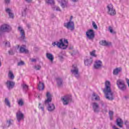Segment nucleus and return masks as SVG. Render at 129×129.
<instances>
[{
  "label": "nucleus",
  "mask_w": 129,
  "mask_h": 129,
  "mask_svg": "<svg viewBox=\"0 0 129 129\" xmlns=\"http://www.w3.org/2000/svg\"><path fill=\"white\" fill-rule=\"evenodd\" d=\"M86 35L87 36V38H88L89 40H93L95 36V34H94V31H93L92 29L88 30L86 33Z\"/></svg>",
  "instance_id": "0eeeda50"
},
{
  "label": "nucleus",
  "mask_w": 129,
  "mask_h": 129,
  "mask_svg": "<svg viewBox=\"0 0 129 129\" xmlns=\"http://www.w3.org/2000/svg\"><path fill=\"white\" fill-rule=\"evenodd\" d=\"M61 100L64 105H67L69 102L72 101V97L70 96H65L61 98Z\"/></svg>",
  "instance_id": "6e6552de"
},
{
  "label": "nucleus",
  "mask_w": 129,
  "mask_h": 129,
  "mask_svg": "<svg viewBox=\"0 0 129 129\" xmlns=\"http://www.w3.org/2000/svg\"><path fill=\"white\" fill-rule=\"evenodd\" d=\"M52 46H57L58 48H59L60 49H67V47H68V40H67V39H64L63 42L62 39H60L59 42L56 41L52 43Z\"/></svg>",
  "instance_id": "7ed1b4c3"
},
{
  "label": "nucleus",
  "mask_w": 129,
  "mask_h": 129,
  "mask_svg": "<svg viewBox=\"0 0 129 129\" xmlns=\"http://www.w3.org/2000/svg\"><path fill=\"white\" fill-rule=\"evenodd\" d=\"M5 103L8 106L11 107V104L10 103V101L7 98L5 99Z\"/></svg>",
  "instance_id": "c85d7f7f"
},
{
  "label": "nucleus",
  "mask_w": 129,
  "mask_h": 129,
  "mask_svg": "<svg viewBox=\"0 0 129 129\" xmlns=\"http://www.w3.org/2000/svg\"><path fill=\"white\" fill-rule=\"evenodd\" d=\"M107 8L108 10V14L110 15V16H115L116 14V12L115 10L113 9V6L111 4H109L107 6Z\"/></svg>",
  "instance_id": "39448f33"
},
{
  "label": "nucleus",
  "mask_w": 129,
  "mask_h": 129,
  "mask_svg": "<svg viewBox=\"0 0 129 129\" xmlns=\"http://www.w3.org/2000/svg\"><path fill=\"white\" fill-rule=\"evenodd\" d=\"M92 64V58L91 57H87L85 60V65L86 66H89V65H91Z\"/></svg>",
  "instance_id": "dca6fc26"
},
{
  "label": "nucleus",
  "mask_w": 129,
  "mask_h": 129,
  "mask_svg": "<svg viewBox=\"0 0 129 129\" xmlns=\"http://www.w3.org/2000/svg\"><path fill=\"white\" fill-rule=\"evenodd\" d=\"M127 129H129V127H128Z\"/></svg>",
  "instance_id": "8fccbe9b"
},
{
  "label": "nucleus",
  "mask_w": 129,
  "mask_h": 129,
  "mask_svg": "<svg viewBox=\"0 0 129 129\" xmlns=\"http://www.w3.org/2000/svg\"><path fill=\"white\" fill-rule=\"evenodd\" d=\"M53 10L54 11H61L60 10V8H59L58 7H57V6H56V7H54V8H53Z\"/></svg>",
  "instance_id": "4c0bfd02"
},
{
  "label": "nucleus",
  "mask_w": 129,
  "mask_h": 129,
  "mask_svg": "<svg viewBox=\"0 0 129 129\" xmlns=\"http://www.w3.org/2000/svg\"><path fill=\"white\" fill-rule=\"evenodd\" d=\"M45 88V85L44 83L39 81V84H38V89L40 91L43 90Z\"/></svg>",
  "instance_id": "a211bd4d"
},
{
  "label": "nucleus",
  "mask_w": 129,
  "mask_h": 129,
  "mask_svg": "<svg viewBox=\"0 0 129 129\" xmlns=\"http://www.w3.org/2000/svg\"><path fill=\"white\" fill-rule=\"evenodd\" d=\"M109 115L110 116V119L111 120H112V115H113V111H109Z\"/></svg>",
  "instance_id": "c756f323"
},
{
  "label": "nucleus",
  "mask_w": 129,
  "mask_h": 129,
  "mask_svg": "<svg viewBox=\"0 0 129 129\" xmlns=\"http://www.w3.org/2000/svg\"><path fill=\"white\" fill-rule=\"evenodd\" d=\"M71 72L75 77L77 78H79V72L78 70V68H77V65L74 64L73 65V69L71 70Z\"/></svg>",
  "instance_id": "423d86ee"
},
{
  "label": "nucleus",
  "mask_w": 129,
  "mask_h": 129,
  "mask_svg": "<svg viewBox=\"0 0 129 129\" xmlns=\"http://www.w3.org/2000/svg\"><path fill=\"white\" fill-rule=\"evenodd\" d=\"M46 97L47 99L45 101V104L48 105L47 109L48 111H53L55 109V105L53 103L50 104V102L52 101V96H51L50 92H47L46 93Z\"/></svg>",
  "instance_id": "f03ea898"
},
{
  "label": "nucleus",
  "mask_w": 129,
  "mask_h": 129,
  "mask_svg": "<svg viewBox=\"0 0 129 129\" xmlns=\"http://www.w3.org/2000/svg\"><path fill=\"white\" fill-rule=\"evenodd\" d=\"M26 2H27V3H31L32 2V0H25Z\"/></svg>",
  "instance_id": "a18cd8bd"
},
{
  "label": "nucleus",
  "mask_w": 129,
  "mask_h": 129,
  "mask_svg": "<svg viewBox=\"0 0 129 129\" xmlns=\"http://www.w3.org/2000/svg\"><path fill=\"white\" fill-rule=\"evenodd\" d=\"M46 3L47 4H50V5L54 4V1L53 0H46Z\"/></svg>",
  "instance_id": "473e14b6"
},
{
  "label": "nucleus",
  "mask_w": 129,
  "mask_h": 129,
  "mask_svg": "<svg viewBox=\"0 0 129 129\" xmlns=\"http://www.w3.org/2000/svg\"><path fill=\"white\" fill-rule=\"evenodd\" d=\"M18 103L20 106H23L24 105V101L23 99H20L18 101Z\"/></svg>",
  "instance_id": "bb28decb"
},
{
  "label": "nucleus",
  "mask_w": 129,
  "mask_h": 129,
  "mask_svg": "<svg viewBox=\"0 0 129 129\" xmlns=\"http://www.w3.org/2000/svg\"><path fill=\"white\" fill-rule=\"evenodd\" d=\"M110 82L106 81L105 83V88L103 90V92L105 93L106 98L109 100H113V93L111 91Z\"/></svg>",
  "instance_id": "f257e3e1"
},
{
  "label": "nucleus",
  "mask_w": 129,
  "mask_h": 129,
  "mask_svg": "<svg viewBox=\"0 0 129 129\" xmlns=\"http://www.w3.org/2000/svg\"><path fill=\"white\" fill-rule=\"evenodd\" d=\"M12 30V27L7 24H3L0 28V32H10Z\"/></svg>",
  "instance_id": "1a4fd4ad"
},
{
  "label": "nucleus",
  "mask_w": 129,
  "mask_h": 129,
  "mask_svg": "<svg viewBox=\"0 0 129 129\" xmlns=\"http://www.w3.org/2000/svg\"><path fill=\"white\" fill-rule=\"evenodd\" d=\"M7 124H8V126H10V124H12V122H11V120L7 121Z\"/></svg>",
  "instance_id": "ea45409f"
},
{
  "label": "nucleus",
  "mask_w": 129,
  "mask_h": 129,
  "mask_svg": "<svg viewBox=\"0 0 129 129\" xmlns=\"http://www.w3.org/2000/svg\"><path fill=\"white\" fill-rule=\"evenodd\" d=\"M90 55L93 57H96V55L95 54V50H93L91 52H90Z\"/></svg>",
  "instance_id": "72a5a7b5"
},
{
  "label": "nucleus",
  "mask_w": 129,
  "mask_h": 129,
  "mask_svg": "<svg viewBox=\"0 0 129 129\" xmlns=\"http://www.w3.org/2000/svg\"><path fill=\"white\" fill-rule=\"evenodd\" d=\"M46 58L50 61V62H53L54 60V56H53V54L52 53H46Z\"/></svg>",
  "instance_id": "aec40b11"
},
{
  "label": "nucleus",
  "mask_w": 129,
  "mask_h": 129,
  "mask_svg": "<svg viewBox=\"0 0 129 129\" xmlns=\"http://www.w3.org/2000/svg\"><path fill=\"white\" fill-rule=\"evenodd\" d=\"M60 4V6L62 9H64L65 8H67V4H68V2L65 0H62L60 2H59Z\"/></svg>",
  "instance_id": "4be33fe9"
},
{
  "label": "nucleus",
  "mask_w": 129,
  "mask_h": 129,
  "mask_svg": "<svg viewBox=\"0 0 129 129\" xmlns=\"http://www.w3.org/2000/svg\"><path fill=\"white\" fill-rule=\"evenodd\" d=\"M16 117L18 121H21L22 119H24V114L22 112L19 111L16 113Z\"/></svg>",
  "instance_id": "f8f14e48"
},
{
  "label": "nucleus",
  "mask_w": 129,
  "mask_h": 129,
  "mask_svg": "<svg viewBox=\"0 0 129 129\" xmlns=\"http://www.w3.org/2000/svg\"><path fill=\"white\" fill-rule=\"evenodd\" d=\"M72 1H73V2H77V1H78V0H72Z\"/></svg>",
  "instance_id": "de8ad7c7"
},
{
  "label": "nucleus",
  "mask_w": 129,
  "mask_h": 129,
  "mask_svg": "<svg viewBox=\"0 0 129 129\" xmlns=\"http://www.w3.org/2000/svg\"><path fill=\"white\" fill-rule=\"evenodd\" d=\"M93 97V99H95V100H99V96H98L97 95H96L95 93H93L92 95Z\"/></svg>",
  "instance_id": "cd10ccee"
},
{
  "label": "nucleus",
  "mask_w": 129,
  "mask_h": 129,
  "mask_svg": "<svg viewBox=\"0 0 129 129\" xmlns=\"http://www.w3.org/2000/svg\"><path fill=\"white\" fill-rule=\"evenodd\" d=\"M109 31L111 34H115V32L113 31V29H112V27L111 26L109 27Z\"/></svg>",
  "instance_id": "7c9ffc66"
},
{
  "label": "nucleus",
  "mask_w": 129,
  "mask_h": 129,
  "mask_svg": "<svg viewBox=\"0 0 129 129\" xmlns=\"http://www.w3.org/2000/svg\"><path fill=\"white\" fill-rule=\"evenodd\" d=\"M57 84L58 86H61L63 83V81H62V79L60 78H57L56 79Z\"/></svg>",
  "instance_id": "a878e982"
},
{
  "label": "nucleus",
  "mask_w": 129,
  "mask_h": 129,
  "mask_svg": "<svg viewBox=\"0 0 129 129\" xmlns=\"http://www.w3.org/2000/svg\"><path fill=\"white\" fill-rule=\"evenodd\" d=\"M7 87L9 89L14 88L15 86V82L12 81L8 80L6 82Z\"/></svg>",
  "instance_id": "9b49d317"
},
{
  "label": "nucleus",
  "mask_w": 129,
  "mask_h": 129,
  "mask_svg": "<svg viewBox=\"0 0 129 129\" xmlns=\"http://www.w3.org/2000/svg\"><path fill=\"white\" fill-rule=\"evenodd\" d=\"M101 61L100 60H96L95 61V64L94 65V67L95 69H99V68H100L101 67Z\"/></svg>",
  "instance_id": "2eb2a0df"
},
{
  "label": "nucleus",
  "mask_w": 129,
  "mask_h": 129,
  "mask_svg": "<svg viewBox=\"0 0 129 129\" xmlns=\"http://www.w3.org/2000/svg\"><path fill=\"white\" fill-rule=\"evenodd\" d=\"M40 108L42 110V111H44V107L42 106H39Z\"/></svg>",
  "instance_id": "37998d69"
},
{
  "label": "nucleus",
  "mask_w": 129,
  "mask_h": 129,
  "mask_svg": "<svg viewBox=\"0 0 129 129\" xmlns=\"http://www.w3.org/2000/svg\"><path fill=\"white\" fill-rule=\"evenodd\" d=\"M22 86L24 89H25V90H27V89H28V85L23 84V85H22Z\"/></svg>",
  "instance_id": "e433bc0d"
},
{
  "label": "nucleus",
  "mask_w": 129,
  "mask_h": 129,
  "mask_svg": "<svg viewBox=\"0 0 129 129\" xmlns=\"http://www.w3.org/2000/svg\"><path fill=\"white\" fill-rule=\"evenodd\" d=\"M19 51L20 53H25L26 54L29 53V50L26 49V45L21 46Z\"/></svg>",
  "instance_id": "f3484780"
},
{
  "label": "nucleus",
  "mask_w": 129,
  "mask_h": 129,
  "mask_svg": "<svg viewBox=\"0 0 129 129\" xmlns=\"http://www.w3.org/2000/svg\"><path fill=\"white\" fill-rule=\"evenodd\" d=\"M116 85L118 88L122 90V91H124L126 89V86L124 84V81L122 80H118L116 82Z\"/></svg>",
  "instance_id": "20e7f679"
},
{
  "label": "nucleus",
  "mask_w": 129,
  "mask_h": 129,
  "mask_svg": "<svg viewBox=\"0 0 129 129\" xmlns=\"http://www.w3.org/2000/svg\"><path fill=\"white\" fill-rule=\"evenodd\" d=\"M64 27L68 29V30L73 31V30L75 29L74 22L73 21H69L67 23H64Z\"/></svg>",
  "instance_id": "9d476101"
},
{
  "label": "nucleus",
  "mask_w": 129,
  "mask_h": 129,
  "mask_svg": "<svg viewBox=\"0 0 129 129\" xmlns=\"http://www.w3.org/2000/svg\"><path fill=\"white\" fill-rule=\"evenodd\" d=\"M92 106L94 112H98L99 111V105H98V103L94 102L92 103Z\"/></svg>",
  "instance_id": "4468645a"
},
{
  "label": "nucleus",
  "mask_w": 129,
  "mask_h": 129,
  "mask_svg": "<svg viewBox=\"0 0 129 129\" xmlns=\"http://www.w3.org/2000/svg\"><path fill=\"white\" fill-rule=\"evenodd\" d=\"M125 124H126V122H125Z\"/></svg>",
  "instance_id": "09e8293b"
},
{
  "label": "nucleus",
  "mask_w": 129,
  "mask_h": 129,
  "mask_svg": "<svg viewBox=\"0 0 129 129\" xmlns=\"http://www.w3.org/2000/svg\"><path fill=\"white\" fill-rule=\"evenodd\" d=\"M119 72H121V68H116L113 70V74L114 75H117L119 73Z\"/></svg>",
  "instance_id": "b1692460"
},
{
  "label": "nucleus",
  "mask_w": 129,
  "mask_h": 129,
  "mask_svg": "<svg viewBox=\"0 0 129 129\" xmlns=\"http://www.w3.org/2000/svg\"><path fill=\"white\" fill-rule=\"evenodd\" d=\"M18 31L20 32L21 34V38L23 40L25 39L26 37V34H25V30L21 27H18Z\"/></svg>",
  "instance_id": "ddd939ff"
},
{
  "label": "nucleus",
  "mask_w": 129,
  "mask_h": 129,
  "mask_svg": "<svg viewBox=\"0 0 129 129\" xmlns=\"http://www.w3.org/2000/svg\"><path fill=\"white\" fill-rule=\"evenodd\" d=\"M9 54L10 55H13V54H14V53H13V50L9 51Z\"/></svg>",
  "instance_id": "a19ab883"
},
{
  "label": "nucleus",
  "mask_w": 129,
  "mask_h": 129,
  "mask_svg": "<svg viewBox=\"0 0 129 129\" xmlns=\"http://www.w3.org/2000/svg\"><path fill=\"white\" fill-rule=\"evenodd\" d=\"M5 3L6 4H10V0H5Z\"/></svg>",
  "instance_id": "79ce46f5"
},
{
  "label": "nucleus",
  "mask_w": 129,
  "mask_h": 129,
  "mask_svg": "<svg viewBox=\"0 0 129 129\" xmlns=\"http://www.w3.org/2000/svg\"><path fill=\"white\" fill-rule=\"evenodd\" d=\"M6 12L9 14L10 18L11 19H14V14L12 13V10H11V9L9 8H6Z\"/></svg>",
  "instance_id": "5701e85b"
},
{
  "label": "nucleus",
  "mask_w": 129,
  "mask_h": 129,
  "mask_svg": "<svg viewBox=\"0 0 129 129\" xmlns=\"http://www.w3.org/2000/svg\"><path fill=\"white\" fill-rule=\"evenodd\" d=\"M34 69H35V70H40V69H41V66L39 65L35 66H34Z\"/></svg>",
  "instance_id": "c9c22d12"
},
{
  "label": "nucleus",
  "mask_w": 129,
  "mask_h": 129,
  "mask_svg": "<svg viewBox=\"0 0 129 129\" xmlns=\"http://www.w3.org/2000/svg\"><path fill=\"white\" fill-rule=\"evenodd\" d=\"M100 45H102V46H105L106 47H108V46H110L111 45V42H108L106 41V40H102L100 42Z\"/></svg>",
  "instance_id": "6ab92c4d"
},
{
  "label": "nucleus",
  "mask_w": 129,
  "mask_h": 129,
  "mask_svg": "<svg viewBox=\"0 0 129 129\" xmlns=\"http://www.w3.org/2000/svg\"><path fill=\"white\" fill-rule=\"evenodd\" d=\"M5 46L6 47H10L11 44H10V42L7 41L5 42Z\"/></svg>",
  "instance_id": "58836bf2"
},
{
  "label": "nucleus",
  "mask_w": 129,
  "mask_h": 129,
  "mask_svg": "<svg viewBox=\"0 0 129 129\" xmlns=\"http://www.w3.org/2000/svg\"><path fill=\"white\" fill-rule=\"evenodd\" d=\"M31 61L32 62H36V59H32Z\"/></svg>",
  "instance_id": "49530a36"
},
{
  "label": "nucleus",
  "mask_w": 129,
  "mask_h": 129,
  "mask_svg": "<svg viewBox=\"0 0 129 129\" xmlns=\"http://www.w3.org/2000/svg\"><path fill=\"white\" fill-rule=\"evenodd\" d=\"M116 123L117 125L119 126V127H122V124L123 123V122L122 121V120L120 118H117Z\"/></svg>",
  "instance_id": "412c9836"
},
{
  "label": "nucleus",
  "mask_w": 129,
  "mask_h": 129,
  "mask_svg": "<svg viewBox=\"0 0 129 129\" xmlns=\"http://www.w3.org/2000/svg\"><path fill=\"white\" fill-rule=\"evenodd\" d=\"M92 26L95 30H97V25H96V23L94 21L92 22Z\"/></svg>",
  "instance_id": "2f4dec72"
},
{
  "label": "nucleus",
  "mask_w": 129,
  "mask_h": 129,
  "mask_svg": "<svg viewBox=\"0 0 129 129\" xmlns=\"http://www.w3.org/2000/svg\"><path fill=\"white\" fill-rule=\"evenodd\" d=\"M8 77L10 78V79H11V80H14L15 78V75H14V73H13V72L11 71H9L8 73Z\"/></svg>",
  "instance_id": "393cba45"
},
{
  "label": "nucleus",
  "mask_w": 129,
  "mask_h": 129,
  "mask_svg": "<svg viewBox=\"0 0 129 129\" xmlns=\"http://www.w3.org/2000/svg\"><path fill=\"white\" fill-rule=\"evenodd\" d=\"M72 19H73V16H71L70 22H72Z\"/></svg>",
  "instance_id": "c03bdc74"
},
{
  "label": "nucleus",
  "mask_w": 129,
  "mask_h": 129,
  "mask_svg": "<svg viewBox=\"0 0 129 129\" xmlns=\"http://www.w3.org/2000/svg\"><path fill=\"white\" fill-rule=\"evenodd\" d=\"M23 65H25V62L23 61H21L18 63V66H23Z\"/></svg>",
  "instance_id": "f704fd0d"
}]
</instances>
